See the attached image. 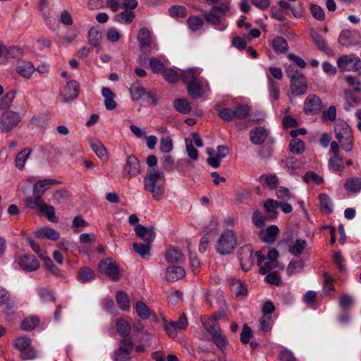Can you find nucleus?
<instances>
[{
    "label": "nucleus",
    "instance_id": "obj_3",
    "mask_svg": "<svg viewBox=\"0 0 361 361\" xmlns=\"http://www.w3.org/2000/svg\"><path fill=\"white\" fill-rule=\"evenodd\" d=\"M237 235L232 230L224 231L218 238L216 244L217 252L221 255L232 253L237 246Z\"/></svg>",
    "mask_w": 361,
    "mask_h": 361
},
{
    "label": "nucleus",
    "instance_id": "obj_32",
    "mask_svg": "<svg viewBox=\"0 0 361 361\" xmlns=\"http://www.w3.org/2000/svg\"><path fill=\"white\" fill-rule=\"evenodd\" d=\"M152 243V242L148 241H144V243H134L133 247L135 252L144 258L145 256L149 255Z\"/></svg>",
    "mask_w": 361,
    "mask_h": 361
},
{
    "label": "nucleus",
    "instance_id": "obj_14",
    "mask_svg": "<svg viewBox=\"0 0 361 361\" xmlns=\"http://www.w3.org/2000/svg\"><path fill=\"white\" fill-rule=\"evenodd\" d=\"M334 133L338 142H342L343 139L351 140V136L353 135L350 126L343 121H339L335 124Z\"/></svg>",
    "mask_w": 361,
    "mask_h": 361
},
{
    "label": "nucleus",
    "instance_id": "obj_53",
    "mask_svg": "<svg viewBox=\"0 0 361 361\" xmlns=\"http://www.w3.org/2000/svg\"><path fill=\"white\" fill-rule=\"evenodd\" d=\"M272 327L271 315H263L259 319V330L263 333H268Z\"/></svg>",
    "mask_w": 361,
    "mask_h": 361
},
{
    "label": "nucleus",
    "instance_id": "obj_57",
    "mask_svg": "<svg viewBox=\"0 0 361 361\" xmlns=\"http://www.w3.org/2000/svg\"><path fill=\"white\" fill-rule=\"evenodd\" d=\"M159 149L164 154L169 153L173 149V140L171 137L167 136L161 138Z\"/></svg>",
    "mask_w": 361,
    "mask_h": 361
},
{
    "label": "nucleus",
    "instance_id": "obj_42",
    "mask_svg": "<svg viewBox=\"0 0 361 361\" xmlns=\"http://www.w3.org/2000/svg\"><path fill=\"white\" fill-rule=\"evenodd\" d=\"M94 276V271L88 267H82L78 272V279L82 282L89 281Z\"/></svg>",
    "mask_w": 361,
    "mask_h": 361
},
{
    "label": "nucleus",
    "instance_id": "obj_27",
    "mask_svg": "<svg viewBox=\"0 0 361 361\" xmlns=\"http://www.w3.org/2000/svg\"><path fill=\"white\" fill-rule=\"evenodd\" d=\"M165 258L168 263L179 264L184 259V256L180 250L169 248L165 254Z\"/></svg>",
    "mask_w": 361,
    "mask_h": 361
},
{
    "label": "nucleus",
    "instance_id": "obj_24",
    "mask_svg": "<svg viewBox=\"0 0 361 361\" xmlns=\"http://www.w3.org/2000/svg\"><path fill=\"white\" fill-rule=\"evenodd\" d=\"M279 233V228L275 225L269 226L266 231H260L259 235L262 241L273 243Z\"/></svg>",
    "mask_w": 361,
    "mask_h": 361
},
{
    "label": "nucleus",
    "instance_id": "obj_56",
    "mask_svg": "<svg viewBox=\"0 0 361 361\" xmlns=\"http://www.w3.org/2000/svg\"><path fill=\"white\" fill-rule=\"evenodd\" d=\"M268 82L269 90L271 97L274 100H278L280 94L279 83L269 76H268Z\"/></svg>",
    "mask_w": 361,
    "mask_h": 361
},
{
    "label": "nucleus",
    "instance_id": "obj_18",
    "mask_svg": "<svg viewBox=\"0 0 361 361\" xmlns=\"http://www.w3.org/2000/svg\"><path fill=\"white\" fill-rule=\"evenodd\" d=\"M19 264L22 269L32 271L39 267V262L33 255H24L20 257Z\"/></svg>",
    "mask_w": 361,
    "mask_h": 361
},
{
    "label": "nucleus",
    "instance_id": "obj_63",
    "mask_svg": "<svg viewBox=\"0 0 361 361\" xmlns=\"http://www.w3.org/2000/svg\"><path fill=\"white\" fill-rule=\"evenodd\" d=\"M14 345L21 352L30 345V340L26 336L17 338L14 341Z\"/></svg>",
    "mask_w": 361,
    "mask_h": 361
},
{
    "label": "nucleus",
    "instance_id": "obj_43",
    "mask_svg": "<svg viewBox=\"0 0 361 361\" xmlns=\"http://www.w3.org/2000/svg\"><path fill=\"white\" fill-rule=\"evenodd\" d=\"M15 97L16 92L11 90L7 92L3 97L0 98V109L8 110V109L11 107Z\"/></svg>",
    "mask_w": 361,
    "mask_h": 361
},
{
    "label": "nucleus",
    "instance_id": "obj_34",
    "mask_svg": "<svg viewBox=\"0 0 361 361\" xmlns=\"http://www.w3.org/2000/svg\"><path fill=\"white\" fill-rule=\"evenodd\" d=\"M276 193L277 197L281 200V201L278 202L272 199H268L264 203H285L286 201L289 200L290 198V192L288 189L286 188L279 187L276 188Z\"/></svg>",
    "mask_w": 361,
    "mask_h": 361
},
{
    "label": "nucleus",
    "instance_id": "obj_61",
    "mask_svg": "<svg viewBox=\"0 0 361 361\" xmlns=\"http://www.w3.org/2000/svg\"><path fill=\"white\" fill-rule=\"evenodd\" d=\"M353 58L348 55H343L337 59V66L341 71H348V65L353 63Z\"/></svg>",
    "mask_w": 361,
    "mask_h": 361
},
{
    "label": "nucleus",
    "instance_id": "obj_44",
    "mask_svg": "<svg viewBox=\"0 0 361 361\" xmlns=\"http://www.w3.org/2000/svg\"><path fill=\"white\" fill-rule=\"evenodd\" d=\"M188 25L192 32L199 30L204 25L203 20L196 16H190L187 20Z\"/></svg>",
    "mask_w": 361,
    "mask_h": 361
},
{
    "label": "nucleus",
    "instance_id": "obj_4",
    "mask_svg": "<svg viewBox=\"0 0 361 361\" xmlns=\"http://www.w3.org/2000/svg\"><path fill=\"white\" fill-rule=\"evenodd\" d=\"M56 180L54 179H44L37 181L33 185L32 195L26 197V203H45L42 199L44 192L49 188Z\"/></svg>",
    "mask_w": 361,
    "mask_h": 361
},
{
    "label": "nucleus",
    "instance_id": "obj_29",
    "mask_svg": "<svg viewBox=\"0 0 361 361\" xmlns=\"http://www.w3.org/2000/svg\"><path fill=\"white\" fill-rule=\"evenodd\" d=\"M17 73L25 78H30L35 71L34 66L29 61H22L16 67Z\"/></svg>",
    "mask_w": 361,
    "mask_h": 361
},
{
    "label": "nucleus",
    "instance_id": "obj_51",
    "mask_svg": "<svg viewBox=\"0 0 361 361\" xmlns=\"http://www.w3.org/2000/svg\"><path fill=\"white\" fill-rule=\"evenodd\" d=\"M304 266L303 260L300 259L295 261H292L289 263L287 267V273L288 275H292L295 273H298L302 271Z\"/></svg>",
    "mask_w": 361,
    "mask_h": 361
},
{
    "label": "nucleus",
    "instance_id": "obj_49",
    "mask_svg": "<svg viewBox=\"0 0 361 361\" xmlns=\"http://www.w3.org/2000/svg\"><path fill=\"white\" fill-rule=\"evenodd\" d=\"M134 346V343L131 337H124L118 343L117 349L123 351L124 353H131Z\"/></svg>",
    "mask_w": 361,
    "mask_h": 361
},
{
    "label": "nucleus",
    "instance_id": "obj_8",
    "mask_svg": "<svg viewBox=\"0 0 361 361\" xmlns=\"http://www.w3.org/2000/svg\"><path fill=\"white\" fill-rule=\"evenodd\" d=\"M338 43L342 47H352L361 44V35L357 31L342 30L338 38Z\"/></svg>",
    "mask_w": 361,
    "mask_h": 361
},
{
    "label": "nucleus",
    "instance_id": "obj_37",
    "mask_svg": "<svg viewBox=\"0 0 361 361\" xmlns=\"http://www.w3.org/2000/svg\"><path fill=\"white\" fill-rule=\"evenodd\" d=\"M173 103L174 109L179 113L187 114L191 111L189 102L185 99H176Z\"/></svg>",
    "mask_w": 361,
    "mask_h": 361
},
{
    "label": "nucleus",
    "instance_id": "obj_62",
    "mask_svg": "<svg viewBox=\"0 0 361 361\" xmlns=\"http://www.w3.org/2000/svg\"><path fill=\"white\" fill-rule=\"evenodd\" d=\"M212 340L217 346V348L221 350L226 349V345H228L226 337L222 333L215 336V337H214Z\"/></svg>",
    "mask_w": 361,
    "mask_h": 361
},
{
    "label": "nucleus",
    "instance_id": "obj_22",
    "mask_svg": "<svg viewBox=\"0 0 361 361\" xmlns=\"http://www.w3.org/2000/svg\"><path fill=\"white\" fill-rule=\"evenodd\" d=\"M90 146L96 155L103 161L108 160V152L104 144L98 140H90Z\"/></svg>",
    "mask_w": 361,
    "mask_h": 361
},
{
    "label": "nucleus",
    "instance_id": "obj_25",
    "mask_svg": "<svg viewBox=\"0 0 361 361\" xmlns=\"http://www.w3.org/2000/svg\"><path fill=\"white\" fill-rule=\"evenodd\" d=\"M102 94L105 98L104 105L107 110L111 111L116 107V102L115 101V93L107 87H104L102 89Z\"/></svg>",
    "mask_w": 361,
    "mask_h": 361
},
{
    "label": "nucleus",
    "instance_id": "obj_26",
    "mask_svg": "<svg viewBox=\"0 0 361 361\" xmlns=\"http://www.w3.org/2000/svg\"><path fill=\"white\" fill-rule=\"evenodd\" d=\"M36 238H44L51 240H57L60 234L56 230L48 226H43L35 233Z\"/></svg>",
    "mask_w": 361,
    "mask_h": 361
},
{
    "label": "nucleus",
    "instance_id": "obj_12",
    "mask_svg": "<svg viewBox=\"0 0 361 361\" xmlns=\"http://www.w3.org/2000/svg\"><path fill=\"white\" fill-rule=\"evenodd\" d=\"M298 75L295 79L290 80L291 93L295 96L303 95L307 92V82L304 74Z\"/></svg>",
    "mask_w": 361,
    "mask_h": 361
},
{
    "label": "nucleus",
    "instance_id": "obj_19",
    "mask_svg": "<svg viewBox=\"0 0 361 361\" xmlns=\"http://www.w3.org/2000/svg\"><path fill=\"white\" fill-rule=\"evenodd\" d=\"M135 232L137 237L144 241L152 242L155 238V232L153 227L147 228L141 224H137Z\"/></svg>",
    "mask_w": 361,
    "mask_h": 361
},
{
    "label": "nucleus",
    "instance_id": "obj_5",
    "mask_svg": "<svg viewBox=\"0 0 361 361\" xmlns=\"http://www.w3.org/2000/svg\"><path fill=\"white\" fill-rule=\"evenodd\" d=\"M20 115L11 110H6L0 117V131L1 133H8L18 126L21 121Z\"/></svg>",
    "mask_w": 361,
    "mask_h": 361
},
{
    "label": "nucleus",
    "instance_id": "obj_64",
    "mask_svg": "<svg viewBox=\"0 0 361 361\" xmlns=\"http://www.w3.org/2000/svg\"><path fill=\"white\" fill-rule=\"evenodd\" d=\"M252 336L253 333L252 329L245 324L240 333V341L244 344L247 343Z\"/></svg>",
    "mask_w": 361,
    "mask_h": 361
},
{
    "label": "nucleus",
    "instance_id": "obj_50",
    "mask_svg": "<svg viewBox=\"0 0 361 361\" xmlns=\"http://www.w3.org/2000/svg\"><path fill=\"white\" fill-rule=\"evenodd\" d=\"M54 202L61 203L62 202H67L71 200V194L66 190H60L54 192L52 195Z\"/></svg>",
    "mask_w": 361,
    "mask_h": 361
},
{
    "label": "nucleus",
    "instance_id": "obj_11",
    "mask_svg": "<svg viewBox=\"0 0 361 361\" xmlns=\"http://www.w3.org/2000/svg\"><path fill=\"white\" fill-rule=\"evenodd\" d=\"M80 85L76 80L67 82L66 87L61 92V99L63 102H68L76 98L79 94Z\"/></svg>",
    "mask_w": 361,
    "mask_h": 361
},
{
    "label": "nucleus",
    "instance_id": "obj_6",
    "mask_svg": "<svg viewBox=\"0 0 361 361\" xmlns=\"http://www.w3.org/2000/svg\"><path fill=\"white\" fill-rule=\"evenodd\" d=\"M207 153L209 155L207 163L211 167L217 169L220 166L221 160L229 154V149L226 145H223L217 147L216 152L214 148L207 149Z\"/></svg>",
    "mask_w": 361,
    "mask_h": 361
},
{
    "label": "nucleus",
    "instance_id": "obj_35",
    "mask_svg": "<svg viewBox=\"0 0 361 361\" xmlns=\"http://www.w3.org/2000/svg\"><path fill=\"white\" fill-rule=\"evenodd\" d=\"M116 331L123 337H130L131 327L128 322L123 319H118L116 322Z\"/></svg>",
    "mask_w": 361,
    "mask_h": 361
},
{
    "label": "nucleus",
    "instance_id": "obj_28",
    "mask_svg": "<svg viewBox=\"0 0 361 361\" xmlns=\"http://www.w3.org/2000/svg\"><path fill=\"white\" fill-rule=\"evenodd\" d=\"M202 80L188 84L187 92L190 97L197 99L202 97L204 91L202 86Z\"/></svg>",
    "mask_w": 361,
    "mask_h": 361
},
{
    "label": "nucleus",
    "instance_id": "obj_48",
    "mask_svg": "<svg viewBox=\"0 0 361 361\" xmlns=\"http://www.w3.org/2000/svg\"><path fill=\"white\" fill-rule=\"evenodd\" d=\"M303 180L309 183L310 182H312L315 183L317 185H321L324 182V178L318 175L316 172L314 171H307L304 176H303Z\"/></svg>",
    "mask_w": 361,
    "mask_h": 361
},
{
    "label": "nucleus",
    "instance_id": "obj_39",
    "mask_svg": "<svg viewBox=\"0 0 361 361\" xmlns=\"http://www.w3.org/2000/svg\"><path fill=\"white\" fill-rule=\"evenodd\" d=\"M135 309L137 315L142 319H147L152 314V311L148 306L142 300H139L135 304Z\"/></svg>",
    "mask_w": 361,
    "mask_h": 361
},
{
    "label": "nucleus",
    "instance_id": "obj_2",
    "mask_svg": "<svg viewBox=\"0 0 361 361\" xmlns=\"http://www.w3.org/2000/svg\"><path fill=\"white\" fill-rule=\"evenodd\" d=\"M231 8L229 2H224L218 6H214L208 12L203 15L206 22L214 26H219V30H224L227 25L222 23L221 18L226 16Z\"/></svg>",
    "mask_w": 361,
    "mask_h": 361
},
{
    "label": "nucleus",
    "instance_id": "obj_46",
    "mask_svg": "<svg viewBox=\"0 0 361 361\" xmlns=\"http://www.w3.org/2000/svg\"><path fill=\"white\" fill-rule=\"evenodd\" d=\"M306 246L307 241L305 240L297 239L294 245L290 247L289 251L292 255L298 256L302 253Z\"/></svg>",
    "mask_w": 361,
    "mask_h": 361
},
{
    "label": "nucleus",
    "instance_id": "obj_21",
    "mask_svg": "<svg viewBox=\"0 0 361 361\" xmlns=\"http://www.w3.org/2000/svg\"><path fill=\"white\" fill-rule=\"evenodd\" d=\"M185 274L182 267L170 266L166 270V279L169 282H174L184 277Z\"/></svg>",
    "mask_w": 361,
    "mask_h": 361
},
{
    "label": "nucleus",
    "instance_id": "obj_1",
    "mask_svg": "<svg viewBox=\"0 0 361 361\" xmlns=\"http://www.w3.org/2000/svg\"><path fill=\"white\" fill-rule=\"evenodd\" d=\"M164 181V173L154 169L148 170L144 178L145 189L152 193L156 201H159L162 195Z\"/></svg>",
    "mask_w": 361,
    "mask_h": 361
},
{
    "label": "nucleus",
    "instance_id": "obj_20",
    "mask_svg": "<svg viewBox=\"0 0 361 361\" xmlns=\"http://www.w3.org/2000/svg\"><path fill=\"white\" fill-rule=\"evenodd\" d=\"M267 137V130L262 126L256 127L250 131V140L255 145H262Z\"/></svg>",
    "mask_w": 361,
    "mask_h": 361
},
{
    "label": "nucleus",
    "instance_id": "obj_13",
    "mask_svg": "<svg viewBox=\"0 0 361 361\" xmlns=\"http://www.w3.org/2000/svg\"><path fill=\"white\" fill-rule=\"evenodd\" d=\"M137 39L140 48L145 53H150L152 37L149 30L145 27L140 29Z\"/></svg>",
    "mask_w": 361,
    "mask_h": 361
},
{
    "label": "nucleus",
    "instance_id": "obj_31",
    "mask_svg": "<svg viewBox=\"0 0 361 361\" xmlns=\"http://www.w3.org/2000/svg\"><path fill=\"white\" fill-rule=\"evenodd\" d=\"M344 188L348 192H357L361 190V178L353 177L346 179Z\"/></svg>",
    "mask_w": 361,
    "mask_h": 361
},
{
    "label": "nucleus",
    "instance_id": "obj_16",
    "mask_svg": "<svg viewBox=\"0 0 361 361\" xmlns=\"http://www.w3.org/2000/svg\"><path fill=\"white\" fill-rule=\"evenodd\" d=\"M124 170L130 177H133L140 173V161L135 156L130 155L128 157Z\"/></svg>",
    "mask_w": 361,
    "mask_h": 361
},
{
    "label": "nucleus",
    "instance_id": "obj_38",
    "mask_svg": "<svg viewBox=\"0 0 361 361\" xmlns=\"http://www.w3.org/2000/svg\"><path fill=\"white\" fill-rule=\"evenodd\" d=\"M129 91L131 94L132 99L133 101H138L144 97L146 89L142 87L139 83L135 82L131 85Z\"/></svg>",
    "mask_w": 361,
    "mask_h": 361
},
{
    "label": "nucleus",
    "instance_id": "obj_23",
    "mask_svg": "<svg viewBox=\"0 0 361 361\" xmlns=\"http://www.w3.org/2000/svg\"><path fill=\"white\" fill-rule=\"evenodd\" d=\"M310 37L319 50L328 55H333V51L326 46L324 39L318 32L312 30Z\"/></svg>",
    "mask_w": 361,
    "mask_h": 361
},
{
    "label": "nucleus",
    "instance_id": "obj_41",
    "mask_svg": "<svg viewBox=\"0 0 361 361\" xmlns=\"http://www.w3.org/2000/svg\"><path fill=\"white\" fill-rule=\"evenodd\" d=\"M116 301L120 307L124 311H127L130 308V299L127 293L123 290H119L117 292L116 295Z\"/></svg>",
    "mask_w": 361,
    "mask_h": 361
},
{
    "label": "nucleus",
    "instance_id": "obj_36",
    "mask_svg": "<svg viewBox=\"0 0 361 361\" xmlns=\"http://www.w3.org/2000/svg\"><path fill=\"white\" fill-rule=\"evenodd\" d=\"M31 152L32 150L30 148H24L17 154L15 159L16 168H18L19 170H22L24 168L25 161L29 157Z\"/></svg>",
    "mask_w": 361,
    "mask_h": 361
},
{
    "label": "nucleus",
    "instance_id": "obj_10",
    "mask_svg": "<svg viewBox=\"0 0 361 361\" xmlns=\"http://www.w3.org/2000/svg\"><path fill=\"white\" fill-rule=\"evenodd\" d=\"M240 267L245 272L248 271L254 264L252 249L250 245H245L238 251Z\"/></svg>",
    "mask_w": 361,
    "mask_h": 361
},
{
    "label": "nucleus",
    "instance_id": "obj_52",
    "mask_svg": "<svg viewBox=\"0 0 361 361\" xmlns=\"http://www.w3.org/2000/svg\"><path fill=\"white\" fill-rule=\"evenodd\" d=\"M149 61V67L154 73L159 74L164 72L165 67L160 59L156 57H151Z\"/></svg>",
    "mask_w": 361,
    "mask_h": 361
},
{
    "label": "nucleus",
    "instance_id": "obj_58",
    "mask_svg": "<svg viewBox=\"0 0 361 361\" xmlns=\"http://www.w3.org/2000/svg\"><path fill=\"white\" fill-rule=\"evenodd\" d=\"M5 59H20L23 56L22 49L18 47H10L4 54Z\"/></svg>",
    "mask_w": 361,
    "mask_h": 361
},
{
    "label": "nucleus",
    "instance_id": "obj_7",
    "mask_svg": "<svg viewBox=\"0 0 361 361\" xmlns=\"http://www.w3.org/2000/svg\"><path fill=\"white\" fill-rule=\"evenodd\" d=\"M98 269L102 274H105L114 281L121 279L120 269L111 258L102 259L99 264Z\"/></svg>",
    "mask_w": 361,
    "mask_h": 361
},
{
    "label": "nucleus",
    "instance_id": "obj_60",
    "mask_svg": "<svg viewBox=\"0 0 361 361\" xmlns=\"http://www.w3.org/2000/svg\"><path fill=\"white\" fill-rule=\"evenodd\" d=\"M44 260V266L49 269L54 275L61 277L62 274L60 269L54 264L50 257H47L42 258Z\"/></svg>",
    "mask_w": 361,
    "mask_h": 361
},
{
    "label": "nucleus",
    "instance_id": "obj_47",
    "mask_svg": "<svg viewBox=\"0 0 361 361\" xmlns=\"http://www.w3.org/2000/svg\"><path fill=\"white\" fill-rule=\"evenodd\" d=\"M233 111L234 118L243 119L245 118L250 111V108L247 104L238 105Z\"/></svg>",
    "mask_w": 361,
    "mask_h": 361
},
{
    "label": "nucleus",
    "instance_id": "obj_45",
    "mask_svg": "<svg viewBox=\"0 0 361 361\" xmlns=\"http://www.w3.org/2000/svg\"><path fill=\"white\" fill-rule=\"evenodd\" d=\"M169 14L173 18H185L188 15V10L183 6L174 5L169 8Z\"/></svg>",
    "mask_w": 361,
    "mask_h": 361
},
{
    "label": "nucleus",
    "instance_id": "obj_55",
    "mask_svg": "<svg viewBox=\"0 0 361 361\" xmlns=\"http://www.w3.org/2000/svg\"><path fill=\"white\" fill-rule=\"evenodd\" d=\"M163 73L164 78L171 84H176L179 80L178 74L172 68L164 69Z\"/></svg>",
    "mask_w": 361,
    "mask_h": 361
},
{
    "label": "nucleus",
    "instance_id": "obj_9",
    "mask_svg": "<svg viewBox=\"0 0 361 361\" xmlns=\"http://www.w3.org/2000/svg\"><path fill=\"white\" fill-rule=\"evenodd\" d=\"M322 107L321 99L315 94H309L304 101L303 111L307 115H317L321 112Z\"/></svg>",
    "mask_w": 361,
    "mask_h": 361
},
{
    "label": "nucleus",
    "instance_id": "obj_15",
    "mask_svg": "<svg viewBox=\"0 0 361 361\" xmlns=\"http://www.w3.org/2000/svg\"><path fill=\"white\" fill-rule=\"evenodd\" d=\"M30 208L35 209L39 215H44L51 222L56 223L58 219L55 215V209L48 204H30Z\"/></svg>",
    "mask_w": 361,
    "mask_h": 361
},
{
    "label": "nucleus",
    "instance_id": "obj_33",
    "mask_svg": "<svg viewBox=\"0 0 361 361\" xmlns=\"http://www.w3.org/2000/svg\"><path fill=\"white\" fill-rule=\"evenodd\" d=\"M272 47L276 53L285 54L287 52L288 49V44L287 41L282 37H276L273 39Z\"/></svg>",
    "mask_w": 361,
    "mask_h": 361
},
{
    "label": "nucleus",
    "instance_id": "obj_54",
    "mask_svg": "<svg viewBox=\"0 0 361 361\" xmlns=\"http://www.w3.org/2000/svg\"><path fill=\"white\" fill-rule=\"evenodd\" d=\"M39 324V319L35 317L25 319L21 323V329L25 331H32Z\"/></svg>",
    "mask_w": 361,
    "mask_h": 361
},
{
    "label": "nucleus",
    "instance_id": "obj_59",
    "mask_svg": "<svg viewBox=\"0 0 361 361\" xmlns=\"http://www.w3.org/2000/svg\"><path fill=\"white\" fill-rule=\"evenodd\" d=\"M310 9L312 16L316 20L322 21L325 19V13L321 6L317 4H311Z\"/></svg>",
    "mask_w": 361,
    "mask_h": 361
},
{
    "label": "nucleus",
    "instance_id": "obj_30",
    "mask_svg": "<svg viewBox=\"0 0 361 361\" xmlns=\"http://www.w3.org/2000/svg\"><path fill=\"white\" fill-rule=\"evenodd\" d=\"M89 44L99 50L101 49L102 32L94 28H91L87 34Z\"/></svg>",
    "mask_w": 361,
    "mask_h": 361
},
{
    "label": "nucleus",
    "instance_id": "obj_40",
    "mask_svg": "<svg viewBox=\"0 0 361 361\" xmlns=\"http://www.w3.org/2000/svg\"><path fill=\"white\" fill-rule=\"evenodd\" d=\"M289 150L293 154H301L305 150V143L300 139H292L289 143Z\"/></svg>",
    "mask_w": 361,
    "mask_h": 361
},
{
    "label": "nucleus",
    "instance_id": "obj_17",
    "mask_svg": "<svg viewBox=\"0 0 361 361\" xmlns=\"http://www.w3.org/2000/svg\"><path fill=\"white\" fill-rule=\"evenodd\" d=\"M200 74L201 71L199 68H191L183 71L180 78L184 84L188 85V84L202 80L200 77Z\"/></svg>",
    "mask_w": 361,
    "mask_h": 361
}]
</instances>
